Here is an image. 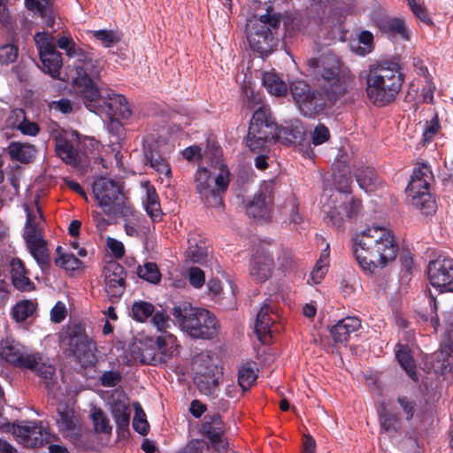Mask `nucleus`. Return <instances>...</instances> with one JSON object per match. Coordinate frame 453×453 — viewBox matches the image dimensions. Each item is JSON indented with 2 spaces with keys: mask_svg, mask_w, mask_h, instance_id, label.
<instances>
[{
  "mask_svg": "<svg viewBox=\"0 0 453 453\" xmlns=\"http://www.w3.org/2000/svg\"><path fill=\"white\" fill-rule=\"evenodd\" d=\"M277 262L280 270L284 272L291 270L296 265L292 250L281 249L278 254Z\"/></svg>",
  "mask_w": 453,
  "mask_h": 453,
  "instance_id": "13d9d810",
  "label": "nucleus"
},
{
  "mask_svg": "<svg viewBox=\"0 0 453 453\" xmlns=\"http://www.w3.org/2000/svg\"><path fill=\"white\" fill-rule=\"evenodd\" d=\"M189 283L196 288H201L204 281V273L198 267H191L188 271Z\"/></svg>",
  "mask_w": 453,
  "mask_h": 453,
  "instance_id": "338daca9",
  "label": "nucleus"
},
{
  "mask_svg": "<svg viewBox=\"0 0 453 453\" xmlns=\"http://www.w3.org/2000/svg\"><path fill=\"white\" fill-rule=\"evenodd\" d=\"M134 429L142 435H146L150 426L145 418V413L141 407L135 409V414L133 419Z\"/></svg>",
  "mask_w": 453,
  "mask_h": 453,
  "instance_id": "6e6d98bb",
  "label": "nucleus"
},
{
  "mask_svg": "<svg viewBox=\"0 0 453 453\" xmlns=\"http://www.w3.org/2000/svg\"><path fill=\"white\" fill-rule=\"evenodd\" d=\"M307 65L329 101L334 102L347 93L352 79L337 55L323 54L319 58L308 59Z\"/></svg>",
  "mask_w": 453,
  "mask_h": 453,
  "instance_id": "7ed1b4c3",
  "label": "nucleus"
},
{
  "mask_svg": "<svg viewBox=\"0 0 453 453\" xmlns=\"http://www.w3.org/2000/svg\"><path fill=\"white\" fill-rule=\"evenodd\" d=\"M37 307V303L31 300H22L17 303L12 308V318L17 322H23L33 315Z\"/></svg>",
  "mask_w": 453,
  "mask_h": 453,
  "instance_id": "ea45409f",
  "label": "nucleus"
},
{
  "mask_svg": "<svg viewBox=\"0 0 453 453\" xmlns=\"http://www.w3.org/2000/svg\"><path fill=\"white\" fill-rule=\"evenodd\" d=\"M328 261L319 259L311 273V278L314 284H319L327 272Z\"/></svg>",
  "mask_w": 453,
  "mask_h": 453,
  "instance_id": "052dcab7",
  "label": "nucleus"
},
{
  "mask_svg": "<svg viewBox=\"0 0 453 453\" xmlns=\"http://www.w3.org/2000/svg\"><path fill=\"white\" fill-rule=\"evenodd\" d=\"M361 202L349 193L337 190L323 203L322 210L326 215L327 224L340 229L346 219H353L359 214Z\"/></svg>",
  "mask_w": 453,
  "mask_h": 453,
  "instance_id": "9b49d317",
  "label": "nucleus"
},
{
  "mask_svg": "<svg viewBox=\"0 0 453 453\" xmlns=\"http://www.w3.org/2000/svg\"><path fill=\"white\" fill-rule=\"evenodd\" d=\"M34 40L39 51L42 70L52 78H58L63 65L61 53L56 50L54 37L47 32H38Z\"/></svg>",
  "mask_w": 453,
  "mask_h": 453,
  "instance_id": "2eb2a0df",
  "label": "nucleus"
},
{
  "mask_svg": "<svg viewBox=\"0 0 453 453\" xmlns=\"http://www.w3.org/2000/svg\"><path fill=\"white\" fill-rule=\"evenodd\" d=\"M18 41L12 38V42H8L0 46V64L9 65L17 61L19 55V48Z\"/></svg>",
  "mask_w": 453,
  "mask_h": 453,
  "instance_id": "a19ab883",
  "label": "nucleus"
},
{
  "mask_svg": "<svg viewBox=\"0 0 453 453\" xmlns=\"http://www.w3.org/2000/svg\"><path fill=\"white\" fill-rule=\"evenodd\" d=\"M380 31L390 36H399L403 40H409L408 30L404 22L397 18H386L379 22Z\"/></svg>",
  "mask_w": 453,
  "mask_h": 453,
  "instance_id": "473e14b6",
  "label": "nucleus"
},
{
  "mask_svg": "<svg viewBox=\"0 0 453 453\" xmlns=\"http://www.w3.org/2000/svg\"><path fill=\"white\" fill-rule=\"evenodd\" d=\"M194 366V382L197 389L205 395H215L219 387L217 365L208 357L202 356L195 359Z\"/></svg>",
  "mask_w": 453,
  "mask_h": 453,
  "instance_id": "f3484780",
  "label": "nucleus"
},
{
  "mask_svg": "<svg viewBox=\"0 0 453 453\" xmlns=\"http://www.w3.org/2000/svg\"><path fill=\"white\" fill-rule=\"evenodd\" d=\"M379 420L380 427L388 434H395L402 426L400 414L394 412L382 403L378 409Z\"/></svg>",
  "mask_w": 453,
  "mask_h": 453,
  "instance_id": "7c9ffc66",
  "label": "nucleus"
},
{
  "mask_svg": "<svg viewBox=\"0 0 453 453\" xmlns=\"http://www.w3.org/2000/svg\"><path fill=\"white\" fill-rule=\"evenodd\" d=\"M60 340L63 345L68 347L69 351L77 357L82 366H92L96 363V344L86 333L82 324L70 325L61 334Z\"/></svg>",
  "mask_w": 453,
  "mask_h": 453,
  "instance_id": "9d476101",
  "label": "nucleus"
},
{
  "mask_svg": "<svg viewBox=\"0 0 453 453\" xmlns=\"http://www.w3.org/2000/svg\"><path fill=\"white\" fill-rule=\"evenodd\" d=\"M146 164L160 174L171 177V167L168 162L157 151L151 149L147 150L144 154Z\"/></svg>",
  "mask_w": 453,
  "mask_h": 453,
  "instance_id": "e433bc0d",
  "label": "nucleus"
},
{
  "mask_svg": "<svg viewBox=\"0 0 453 453\" xmlns=\"http://www.w3.org/2000/svg\"><path fill=\"white\" fill-rule=\"evenodd\" d=\"M440 129L441 125L439 123L438 116L435 114L430 119V121H426L419 143H421L423 146H427L433 141L435 135L438 134Z\"/></svg>",
  "mask_w": 453,
  "mask_h": 453,
  "instance_id": "de8ad7c7",
  "label": "nucleus"
},
{
  "mask_svg": "<svg viewBox=\"0 0 453 453\" xmlns=\"http://www.w3.org/2000/svg\"><path fill=\"white\" fill-rule=\"evenodd\" d=\"M430 180L431 172L427 167L414 170L406 188L407 194L411 196L412 205L426 215H430L436 211V203L428 192Z\"/></svg>",
  "mask_w": 453,
  "mask_h": 453,
  "instance_id": "4468645a",
  "label": "nucleus"
},
{
  "mask_svg": "<svg viewBox=\"0 0 453 453\" xmlns=\"http://www.w3.org/2000/svg\"><path fill=\"white\" fill-rule=\"evenodd\" d=\"M105 291L111 298L119 299L126 288V272L117 262H110L104 269Z\"/></svg>",
  "mask_w": 453,
  "mask_h": 453,
  "instance_id": "4be33fe9",
  "label": "nucleus"
},
{
  "mask_svg": "<svg viewBox=\"0 0 453 453\" xmlns=\"http://www.w3.org/2000/svg\"><path fill=\"white\" fill-rule=\"evenodd\" d=\"M17 120L21 119L18 124L12 123V126L22 134L35 136L40 132V127L35 122L28 120L23 110L19 109L13 111Z\"/></svg>",
  "mask_w": 453,
  "mask_h": 453,
  "instance_id": "58836bf2",
  "label": "nucleus"
},
{
  "mask_svg": "<svg viewBox=\"0 0 453 453\" xmlns=\"http://www.w3.org/2000/svg\"><path fill=\"white\" fill-rule=\"evenodd\" d=\"M94 37L101 41L102 43L110 48L119 41L118 35L112 30H97L93 32Z\"/></svg>",
  "mask_w": 453,
  "mask_h": 453,
  "instance_id": "bf43d9fd",
  "label": "nucleus"
},
{
  "mask_svg": "<svg viewBox=\"0 0 453 453\" xmlns=\"http://www.w3.org/2000/svg\"><path fill=\"white\" fill-rule=\"evenodd\" d=\"M352 242L357 262L369 273L376 267H384L396 257L398 247L392 232L386 227H368L357 233L352 237Z\"/></svg>",
  "mask_w": 453,
  "mask_h": 453,
  "instance_id": "f257e3e1",
  "label": "nucleus"
},
{
  "mask_svg": "<svg viewBox=\"0 0 453 453\" xmlns=\"http://www.w3.org/2000/svg\"><path fill=\"white\" fill-rule=\"evenodd\" d=\"M35 357V363L30 366H23L24 368L34 371L38 376L44 380V383L48 388L54 384L55 368L50 364L42 361L39 354H32Z\"/></svg>",
  "mask_w": 453,
  "mask_h": 453,
  "instance_id": "72a5a7b5",
  "label": "nucleus"
},
{
  "mask_svg": "<svg viewBox=\"0 0 453 453\" xmlns=\"http://www.w3.org/2000/svg\"><path fill=\"white\" fill-rule=\"evenodd\" d=\"M99 77L90 76L80 83L75 92L84 100L87 108L99 115H104L111 122H119L131 116L127 99L110 90L100 89L96 84Z\"/></svg>",
  "mask_w": 453,
  "mask_h": 453,
  "instance_id": "20e7f679",
  "label": "nucleus"
},
{
  "mask_svg": "<svg viewBox=\"0 0 453 453\" xmlns=\"http://www.w3.org/2000/svg\"><path fill=\"white\" fill-rule=\"evenodd\" d=\"M151 324L161 333L160 335L172 334L168 329L171 327V319L164 311H157L151 317Z\"/></svg>",
  "mask_w": 453,
  "mask_h": 453,
  "instance_id": "8fccbe9b",
  "label": "nucleus"
},
{
  "mask_svg": "<svg viewBox=\"0 0 453 453\" xmlns=\"http://www.w3.org/2000/svg\"><path fill=\"white\" fill-rule=\"evenodd\" d=\"M296 104L303 116L313 118L324 110L325 100L320 93L312 89Z\"/></svg>",
  "mask_w": 453,
  "mask_h": 453,
  "instance_id": "cd10ccee",
  "label": "nucleus"
},
{
  "mask_svg": "<svg viewBox=\"0 0 453 453\" xmlns=\"http://www.w3.org/2000/svg\"><path fill=\"white\" fill-rule=\"evenodd\" d=\"M218 148L205 151L204 157L211 159L210 168L200 167L195 174V188L200 199L208 207H219L222 203L221 193L229 185V171L220 158Z\"/></svg>",
  "mask_w": 453,
  "mask_h": 453,
  "instance_id": "f03ea898",
  "label": "nucleus"
},
{
  "mask_svg": "<svg viewBox=\"0 0 453 453\" xmlns=\"http://www.w3.org/2000/svg\"><path fill=\"white\" fill-rule=\"evenodd\" d=\"M57 424L65 437L77 441L81 436V425L80 416L68 406L58 407Z\"/></svg>",
  "mask_w": 453,
  "mask_h": 453,
  "instance_id": "5701e85b",
  "label": "nucleus"
},
{
  "mask_svg": "<svg viewBox=\"0 0 453 453\" xmlns=\"http://www.w3.org/2000/svg\"><path fill=\"white\" fill-rule=\"evenodd\" d=\"M12 434L27 448H37L48 442L50 437L42 423L27 422L23 426L12 425Z\"/></svg>",
  "mask_w": 453,
  "mask_h": 453,
  "instance_id": "6ab92c4d",
  "label": "nucleus"
},
{
  "mask_svg": "<svg viewBox=\"0 0 453 453\" xmlns=\"http://www.w3.org/2000/svg\"><path fill=\"white\" fill-rule=\"evenodd\" d=\"M277 125L267 106L255 111L247 134V145L251 150H260L278 137Z\"/></svg>",
  "mask_w": 453,
  "mask_h": 453,
  "instance_id": "ddd939ff",
  "label": "nucleus"
},
{
  "mask_svg": "<svg viewBox=\"0 0 453 453\" xmlns=\"http://www.w3.org/2000/svg\"><path fill=\"white\" fill-rule=\"evenodd\" d=\"M120 380L121 375L116 371H106L100 376L101 384L104 387H115Z\"/></svg>",
  "mask_w": 453,
  "mask_h": 453,
  "instance_id": "69168bd1",
  "label": "nucleus"
},
{
  "mask_svg": "<svg viewBox=\"0 0 453 453\" xmlns=\"http://www.w3.org/2000/svg\"><path fill=\"white\" fill-rule=\"evenodd\" d=\"M21 344L12 338L6 337L0 342V355L6 361L23 367L30 366L35 363V357L32 354H23Z\"/></svg>",
  "mask_w": 453,
  "mask_h": 453,
  "instance_id": "b1692460",
  "label": "nucleus"
},
{
  "mask_svg": "<svg viewBox=\"0 0 453 453\" xmlns=\"http://www.w3.org/2000/svg\"><path fill=\"white\" fill-rule=\"evenodd\" d=\"M179 345L173 334L158 335L145 342H134L128 346L130 360L143 365L166 363L177 351Z\"/></svg>",
  "mask_w": 453,
  "mask_h": 453,
  "instance_id": "6e6552de",
  "label": "nucleus"
},
{
  "mask_svg": "<svg viewBox=\"0 0 453 453\" xmlns=\"http://www.w3.org/2000/svg\"><path fill=\"white\" fill-rule=\"evenodd\" d=\"M155 307L152 303L145 301L134 302L132 305L133 318L138 322H144L155 312Z\"/></svg>",
  "mask_w": 453,
  "mask_h": 453,
  "instance_id": "37998d69",
  "label": "nucleus"
},
{
  "mask_svg": "<svg viewBox=\"0 0 453 453\" xmlns=\"http://www.w3.org/2000/svg\"><path fill=\"white\" fill-rule=\"evenodd\" d=\"M93 194L107 215L124 216L130 211L119 185L111 179L97 178L93 184Z\"/></svg>",
  "mask_w": 453,
  "mask_h": 453,
  "instance_id": "f8f14e48",
  "label": "nucleus"
},
{
  "mask_svg": "<svg viewBox=\"0 0 453 453\" xmlns=\"http://www.w3.org/2000/svg\"><path fill=\"white\" fill-rule=\"evenodd\" d=\"M330 137L328 128L324 125H319L315 127L312 134V143L319 145L326 142Z\"/></svg>",
  "mask_w": 453,
  "mask_h": 453,
  "instance_id": "774afa93",
  "label": "nucleus"
},
{
  "mask_svg": "<svg viewBox=\"0 0 453 453\" xmlns=\"http://www.w3.org/2000/svg\"><path fill=\"white\" fill-rule=\"evenodd\" d=\"M172 315L180 328L192 338L211 339L219 332V322L214 314L188 302L174 304Z\"/></svg>",
  "mask_w": 453,
  "mask_h": 453,
  "instance_id": "423d86ee",
  "label": "nucleus"
},
{
  "mask_svg": "<svg viewBox=\"0 0 453 453\" xmlns=\"http://www.w3.org/2000/svg\"><path fill=\"white\" fill-rule=\"evenodd\" d=\"M12 25L13 27L16 29L17 33L14 34L12 31H7L16 41H18L19 35H20L23 38H26L27 35H29L33 27L32 21L24 16H21L15 21H12Z\"/></svg>",
  "mask_w": 453,
  "mask_h": 453,
  "instance_id": "3c124183",
  "label": "nucleus"
},
{
  "mask_svg": "<svg viewBox=\"0 0 453 453\" xmlns=\"http://www.w3.org/2000/svg\"><path fill=\"white\" fill-rule=\"evenodd\" d=\"M226 426L219 414H207L204 416L201 426V433L210 440L212 447L218 452L226 450L228 443L224 437Z\"/></svg>",
  "mask_w": 453,
  "mask_h": 453,
  "instance_id": "aec40b11",
  "label": "nucleus"
},
{
  "mask_svg": "<svg viewBox=\"0 0 453 453\" xmlns=\"http://www.w3.org/2000/svg\"><path fill=\"white\" fill-rule=\"evenodd\" d=\"M56 151L60 158L70 165L77 166L81 163L79 150L74 143L67 139H59L57 141Z\"/></svg>",
  "mask_w": 453,
  "mask_h": 453,
  "instance_id": "2f4dec72",
  "label": "nucleus"
},
{
  "mask_svg": "<svg viewBox=\"0 0 453 453\" xmlns=\"http://www.w3.org/2000/svg\"><path fill=\"white\" fill-rule=\"evenodd\" d=\"M137 274L140 278L152 284H157L161 280V274L155 263H146L143 266H138Z\"/></svg>",
  "mask_w": 453,
  "mask_h": 453,
  "instance_id": "49530a36",
  "label": "nucleus"
},
{
  "mask_svg": "<svg viewBox=\"0 0 453 453\" xmlns=\"http://www.w3.org/2000/svg\"><path fill=\"white\" fill-rule=\"evenodd\" d=\"M277 319L278 316L267 303L260 308L255 324V332L259 340L265 341V337L271 334L272 327Z\"/></svg>",
  "mask_w": 453,
  "mask_h": 453,
  "instance_id": "bb28decb",
  "label": "nucleus"
},
{
  "mask_svg": "<svg viewBox=\"0 0 453 453\" xmlns=\"http://www.w3.org/2000/svg\"><path fill=\"white\" fill-rule=\"evenodd\" d=\"M361 327V321L357 317H346L331 328V336L334 342L345 343L350 334Z\"/></svg>",
  "mask_w": 453,
  "mask_h": 453,
  "instance_id": "a878e982",
  "label": "nucleus"
},
{
  "mask_svg": "<svg viewBox=\"0 0 453 453\" xmlns=\"http://www.w3.org/2000/svg\"><path fill=\"white\" fill-rule=\"evenodd\" d=\"M49 0H26V6L28 10L39 13L42 17L48 16Z\"/></svg>",
  "mask_w": 453,
  "mask_h": 453,
  "instance_id": "0e129e2a",
  "label": "nucleus"
},
{
  "mask_svg": "<svg viewBox=\"0 0 453 453\" xmlns=\"http://www.w3.org/2000/svg\"><path fill=\"white\" fill-rule=\"evenodd\" d=\"M359 43L363 44L364 47H359L357 53L365 56V54L372 51V44L373 41L372 34L369 31H362L358 36Z\"/></svg>",
  "mask_w": 453,
  "mask_h": 453,
  "instance_id": "e2e57ef3",
  "label": "nucleus"
},
{
  "mask_svg": "<svg viewBox=\"0 0 453 453\" xmlns=\"http://www.w3.org/2000/svg\"><path fill=\"white\" fill-rule=\"evenodd\" d=\"M396 402L405 416V419L410 421L417 411V402L414 398L408 395H398Z\"/></svg>",
  "mask_w": 453,
  "mask_h": 453,
  "instance_id": "864d4df0",
  "label": "nucleus"
},
{
  "mask_svg": "<svg viewBox=\"0 0 453 453\" xmlns=\"http://www.w3.org/2000/svg\"><path fill=\"white\" fill-rule=\"evenodd\" d=\"M428 280L441 293L453 292V259L439 257L427 265Z\"/></svg>",
  "mask_w": 453,
  "mask_h": 453,
  "instance_id": "a211bd4d",
  "label": "nucleus"
},
{
  "mask_svg": "<svg viewBox=\"0 0 453 453\" xmlns=\"http://www.w3.org/2000/svg\"><path fill=\"white\" fill-rule=\"evenodd\" d=\"M262 81L270 94L280 96L288 91L287 84L274 73H264Z\"/></svg>",
  "mask_w": 453,
  "mask_h": 453,
  "instance_id": "4c0bfd02",
  "label": "nucleus"
},
{
  "mask_svg": "<svg viewBox=\"0 0 453 453\" xmlns=\"http://www.w3.org/2000/svg\"><path fill=\"white\" fill-rule=\"evenodd\" d=\"M11 267L12 281L17 289L20 291H30L35 288V284L27 276V271L19 258L12 259Z\"/></svg>",
  "mask_w": 453,
  "mask_h": 453,
  "instance_id": "c756f323",
  "label": "nucleus"
},
{
  "mask_svg": "<svg viewBox=\"0 0 453 453\" xmlns=\"http://www.w3.org/2000/svg\"><path fill=\"white\" fill-rule=\"evenodd\" d=\"M257 374L250 364L242 365L238 372V384L243 392L248 391L255 383Z\"/></svg>",
  "mask_w": 453,
  "mask_h": 453,
  "instance_id": "c03bdc74",
  "label": "nucleus"
},
{
  "mask_svg": "<svg viewBox=\"0 0 453 453\" xmlns=\"http://www.w3.org/2000/svg\"><path fill=\"white\" fill-rule=\"evenodd\" d=\"M328 261L319 259L311 273V278L314 284H319L327 272Z\"/></svg>",
  "mask_w": 453,
  "mask_h": 453,
  "instance_id": "680f3d73",
  "label": "nucleus"
},
{
  "mask_svg": "<svg viewBox=\"0 0 453 453\" xmlns=\"http://www.w3.org/2000/svg\"><path fill=\"white\" fill-rule=\"evenodd\" d=\"M396 358L401 366L405 370L410 378L413 380H418V375L416 372V365L414 360L410 355L407 349H400L396 353Z\"/></svg>",
  "mask_w": 453,
  "mask_h": 453,
  "instance_id": "09e8293b",
  "label": "nucleus"
},
{
  "mask_svg": "<svg viewBox=\"0 0 453 453\" xmlns=\"http://www.w3.org/2000/svg\"><path fill=\"white\" fill-rule=\"evenodd\" d=\"M24 237L31 255L38 265L43 268L50 265V254L46 241L42 238V230L35 220V216L27 209V223Z\"/></svg>",
  "mask_w": 453,
  "mask_h": 453,
  "instance_id": "dca6fc26",
  "label": "nucleus"
},
{
  "mask_svg": "<svg viewBox=\"0 0 453 453\" xmlns=\"http://www.w3.org/2000/svg\"><path fill=\"white\" fill-rule=\"evenodd\" d=\"M275 183L273 180L264 181L260 189L247 207V213L256 219H264L268 216L274 197Z\"/></svg>",
  "mask_w": 453,
  "mask_h": 453,
  "instance_id": "412c9836",
  "label": "nucleus"
},
{
  "mask_svg": "<svg viewBox=\"0 0 453 453\" xmlns=\"http://www.w3.org/2000/svg\"><path fill=\"white\" fill-rule=\"evenodd\" d=\"M90 418L96 432L104 434H110L111 432V426L104 413L100 409H94Z\"/></svg>",
  "mask_w": 453,
  "mask_h": 453,
  "instance_id": "603ef678",
  "label": "nucleus"
},
{
  "mask_svg": "<svg viewBox=\"0 0 453 453\" xmlns=\"http://www.w3.org/2000/svg\"><path fill=\"white\" fill-rule=\"evenodd\" d=\"M367 96L377 106L393 102L401 90L403 75L397 64L383 62L373 66L366 79Z\"/></svg>",
  "mask_w": 453,
  "mask_h": 453,
  "instance_id": "39448f33",
  "label": "nucleus"
},
{
  "mask_svg": "<svg viewBox=\"0 0 453 453\" xmlns=\"http://www.w3.org/2000/svg\"><path fill=\"white\" fill-rule=\"evenodd\" d=\"M357 181L360 188L366 192L374 190L380 184V179L375 173L373 168L365 166L357 169L355 173Z\"/></svg>",
  "mask_w": 453,
  "mask_h": 453,
  "instance_id": "c9c22d12",
  "label": "nucleus"
},
{
  "mask_svg": "<svg viewBox=\"0 0 453 453\" xmlns=\"http://www.w3.org/2000/svg\"><path fill=\"white\" fill-rule=\"evenodd\" d=\"M58 45L60 49L65 50L69 58H76L67 74L74 89L79 87L80 83L85 82L90 76L100 77L101 68L99 63L93 58L90 53L78 47L72 37H60L58 40Z\"/></svg>",
  "mask_w": 453,
  "mask_h": 453,
  "instance_id": "1a4fd4ad",
  "label": "nucleus"
},
{
  "mask_svg": "<svg viewBox=\"0 0 453 453\" xmlns=\"http://www.w3.org/2000/svg\"><path fill=\"white\" fill-rule=\"evenodd\" d=\"M146 199L144 206L147 213L154 222L160 221L162 218V210L159 203V198L154 187L146 184Z\"/></svg>",
  "mask_w": 453,
  "mask_h": 453,
  "instance_id": "f704fd0d",
  "label": "nucleus"
},
{
  "mask_svg": "<svg viewBox=\"0 0 453 453\" xmlns=\"http://www.w3.org/2000/svg\"><path fill=\"white\" fill-rule=\"evenodd\" d=\"M112 416L117 426L122 431H126L129 426L130 410L121 403H116L111 406Z\"/></svg>",
  "mask_w": 453,
  "mask_h": 453,
  "instance_id": "79ce46f5",
  "label": "nucleus"
},
{
  "mask_svg": "<svg viewBox=\"0 0 453 453\" xmlns=\"http://www.w3.org/2000/svg\"><path fill=\"white\" fill-rule=\"evenodd\" d=\"M280 22V15L270 12L249 19L245 32L250 49L262 57L272 53L278 44Z\"/></svg>",
  "mask_w": 453,
  "mask_h": 453,
  "instance_id": "0eeeda50",
  "label": "nucleus"
},
{
  "mask_svg": "<svg viewBox=\"0 0 453 453\" xmlns=\"http://www.w3.org/2000/svg\"><path fill=\"white\" fill-rule=\"evenodd\" d=\"M6 151L12 160L22 164H28L35 157L37 150L36 147L31 143L12 142L8 145Z\"/></svg>",
  "mask_w": 453,
  "mask_h": 453,
  "instance_id": "c85d7f7f",
  "label": "nucleus"
},
{
  "mask_svg": "<svg viewBox=\"0 0 453 453\" xmlns=\"http://www.w3.org/2000/svg\"><path fill=\"white\" fill-rule=\"evenodd\" d=\"M274 266L273 255L269 252L261 251L255 256L250 266V275L258 282L267 280Z\"/></svg>",
  "mask_w": 453,
  "mask_h": 453,
  "instance_id": "393cba45",
  "label": "nucleus"
},
{
  "mask_svg": "<svg viewBox=\"0 0 453 453\" xmlns=\"http://www.w3.org/2000/svg\"><path fill=\"white\" fill-rule=\"evenodd\" d=\"M55 264L66 271H74L82 265V262L73 254H61V257L55 258Z\"/></svg>",
  "mask_w": 453,
  "mask_h": 453,
  "instance_id": "5fc2aeb1",
  "label": "nucleus"
},
{
  "mask_svg": "<svg viewBox=\"0 0 453 453\" xmlns=\"http://www.w3.org/2000/svg\"><path fill=\"white\" fill-rule=\"evenodd\" d=\"M187 258L196 264H202L207 257V251L204 246L199 245L196 239H188V247L186 251Z\"/></svg>",
  "mask_w": 453,
  "mask_h": 453,
  "instance_id": "a18cd8bd",
  "label": "nucleus"
},
{
  "mask_svg": "<svg viewBox=\"0 0 453 453\" xmlns=\"http://www.w3.org/2000/svg\"><path fill=\"white\" fill-rule=\"evenodd\" d=\"M289 89L296 104L312 90V88L303 81H293L290 84Z\"/></svg>",
  "mask_w": 453,
  "mask_h": 453,
  "instance_id": "4d7b16f0",
  "label": "nucleus"
}]
</instances>
